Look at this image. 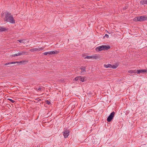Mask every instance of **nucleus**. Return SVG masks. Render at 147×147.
I'll use <instances>...</instances> for the list:
<instances>
[{"instance_id": "12", "label": "nucleus", "mask_w": 147, "mask_h": 147, "mask_svg": "<svg viewBox=\"0 0 147 147\" xmlns=\"http://www.w3.org/2000/svg\"><path fill=\"white\" fill-rule=\"evenodd\" d=\"M86 67L84 66H82L80 68V69L81 70V73H82L84 71H86Z\"/></svg>"}, {"instance_id": "22", "label": "nucleus", "mask_w": 147, "mask_h": 147, "mask_svg": "<svg viewBox=\"0 0 147 147\" xmlns=\"http://www.w3.org/2000/svg\"><path fill=\"white\" fill-rule=\"evenodd\" d=\"M49 53H50L49 51L48 52H45V53H43V54L44 55H50Z\"/></svg>"}, {"instance_id": "18", "label": "nucleus", "mask_w": 147, "mask_h": 147, "mask_svg": "<svg viewBox=\"0 0 147 147\" xmlns=\"http://www.w3.org/2000/svg\"><path fill=\"white\" fill-rule=\"evenodd\" d=\"M134 21H140L139 17H135L134 18Z\"/></svg>"}, {"instance_id": "33", "label": "nucleus", "mask_w": 147, "mask_h": 147, "mask_svg": "<svg viewBox=\"0 0 147 147\" xmlns=\"http://www.w3.org/2000/svg\"><path fill=\"white\" fill-rule=\"evenodd\" d=\"M93 140H94V139H93V140H92V142L93 141Z\"/></svg>"}, {"instance_id": "5", "label": "nucleus", "mask_w": 147, "mask_h": 147, "mask_svg": "<svg viewBox=\"0 0 147 147\" xmlns=\"http://www.w3.org/2000/svg\"><path fill=\"white\" fill-rule=\"evenodd\" d=\"M69 130L67 129H66L65 131L63 132V135L64 136V138H67L69 135Z\"/></svg>"}, {"instance_id": "2", "label": "nucleus", "mask_w": 147, "mask_h": 147, "mask_svg": "<svg viewBox=\"0 0 147 147\" xmlns=\"http://www.w3.org/2000/svg\"><path fill=\"white\" fill-rule=\"evenodd\" d=\"M110 47L109 45H102L96 48V50L99 52L103 50H107L110 49Z\"/></svg>"}, {"instance_id": "32", "label": "nucleus", "mask_w": 147, "mask_h": 147, "mask_svg": "<svg viewBox=\"0 0 147 147\" xmlns=\"http://www.w3.org/2000/svg\"><path fill=\"white\" fill-rule=\"evenodd\" d=\"M93 142H94V144H95V143H94V142H94V141H93ZM95 144H96V143H95Z\"/></svg>"}, {"instance_id": "6", "label": "nucleus", "mask_w": 147, "mask_h": 147, "mask_svg": "<svg viewBox=\"0 0 147 147\" xmlns=\"http://www.w3.org/2000/svg\"><path fill=\"white\" fill-rule=\"evenodd\" d=\"M147 71V69H139L137 71V73L139 74L140 73H144Z\"/></svg>"}, {"instance_id": "29", "label": "nucleus", "mask_w": 147, "mask_h": 147, "mask_svg": "<svg viewBox=\"0 0 147 147\" xmlns=\"http://www.w3.org/2000/svg\"><path fill=\"white\" fill-rule=\"evenodd\" d=\"M23 40H18V41H19L20 43H22V42Z\"/></svg>"}, {"instance_id": "27", "label": "nucleus", "mask_w": 147, "mask_h": 147, "mask_svg": "<svg viewBox=\"0 0 147 147\" xmlns=\"http://www.w3.org/2000/svg\"><path fill=\"white\" fill-rule=\"evenodd\" d=\"M105 37H106L107 38H108L109 37V36L108 34H106L105 36H104V38Z\"/></svg>"}, {"instance_id": "3", "label": "nucleus", "mask_w": 147, "mask_h": 147, "mask_svg": "<svg viewBox=\"0 0 147 147\" xmlns=\"http://www.w3.org/2000/svg\"><path fill=\"white\" fill-rule=\"evenodd\" d=\"M115 114V112L114 111L111 113L107 117V121L109 122L111 121L114 117Z\"/></svg>"}, {"instance_id": "35", "label": "nucleus", "mask_w": 147, "mask_h": 147, "mask_svg": "<svg viewBox=\"0 0 147 147\" xmlns=\"http://www.w3.org/2000/svg\"><path fill=\"white\" fill-rule=\"evenodd\" d=\"M108 33L110 34V33L108 32Z\"/></svg>"}, {"instance_id": "10", "label": "nucleus", "mask_w": 147, "mask_h": 147, "mask_svg": "<svg viewBox=\"0 0 147 147\" xmlns=\"http://www.w3.org/2000/svg\"><path fill=\"white\" fill-rule=\"evenodd\" d=\"M80 78H79V80L82 82L85 81L87 80L85 76L82 77V76H80Z\"/></svg>"}, {"instance_id": "21", "label": "nucleus", "mask_w": 147, "mask_h": 147, "mask_svg": "<svg viewBox=\"0 0 147 147\" xmlns=\"http://www.w3.org/2000/svg\"><path fill=\"white\" fill-rule=\"evenodd\" d=\"M35 89L37 91H40L42 89V88L40 86L38 89L36 88H35Z\"/></svg>"}, {"instance_id": "28", "label": "nucleus", "mask_w": 147, "mask_h": 147, "mask_svg": "<svg viewBox=\"0 0 147 147\" xmlns=\"http://www.w3.org/2000/svg\"><path fill=\"white\" fill-rule=\"evenodd\" d=\"M18 56V53H17V54H16L12 55V57H15L16 56Z\"/></svg>"}, {"instance_id": "31", "label": "nucleus", "mask_w": 147, "mask_h": 147, "mask_svg": "<svg viewBox=\"0 0 147 147\" xmlns=\"http://www.w3.org/2000/svg\"><path fill=\"white\" fill-rule=\"evenodd\" d=\"M82 57L84 58L85 57H86L85 55L83 54L82 55Z\"/></svg>"}, {"instance_id": "17", "label": "nucleus", "mask_w": 147, "mask_h": 147, "mask_svg": "<svg viewBox=\"0 0 147 147\" xmlns=\"http://www.w3.org/2000/svg\"><path fill=\"white\" fill-rule=\"evenodd\" d=\"M80 76H77L74 79V81H76L77 80H79V78H80Z\"/></svg>"}, {"instance_id": "19", "label": "nucleus", "mask_w": 147, "mask_h": 147, "mask_svg": "<svg viewBox=\"0 0 147 147\" xmlns=\"http://www.w3.org/2000/svg\"><path fill=\"white\" fill-rule=\"evenodd\" d=\"M92 58L93 57L92 56H87L85 57L84 59H90Z\"/></svg>"}, {"instance_id": "24", "label": "nucleus", "mask_w": 147, "mask_h": 147, "mask_svg": "<svg viewBox=\"0 0 147 147\" xmlns=\"http://www.w3.org/2000/svg\"><path fill=\"white\" fill-rule=\"evenodd\" d=\"M93 58L94 59H97L98 58V57L96 56H92Z\"/></svg>"}, {"instance_id": "4", "label": "nucleus", "mask_w": 147, "mask_h": 147, "mask_svg": "<svg viewBox=\"0 0 147 147\" xmlns=\"http://www.w3.org/2000/svg\"><path fill=\"white\" fill-rule=\"evenodd\" d=\"M140 21L142 22L147 20V16H142L139 17Z\"/></svg>"}, {"instance_id": "25", "label": "nucleus", "mask_w": 147, "mask_h": 147, "mask_svg": "<svg viewBox=\"0 0 147 147\" xmlns=\"http://www.w3.org/2000/svg\"><path fill=\"white\" fill-rule=\"evenodd\" d=\"M46 103L48 105H50L51 103L48 100H47L46 101Z\"/></svg>"}, {"instance_id": "13", "label": "nucleus", "mask_w": 147, "mask_h": 147, "mask_svg": "<svg viewBox=\"0 0 147 147\" xmlns=\"http://www.w3.org/2000/svg\"><path fill=\"white\" fill-rule=\"evenodd\" d=\"M50 52V55H53V54H57L58 53H59V51H51Z\"/></svg>"}, {"instance_id": "9", "label": "nucleus", "mask_w": 147, "mask_h": 147, "mask_svg": "<svg viewBox=\"0 0 147 147\" xmlns=\"http://www.w3.org/2000/svg\"><path fill=\"white\" fill-rule=\"evenodd\" d=\"M9 30V28L0 26V32Z\"/></svg>"}, {"instance_id": "23", "label": "nucleus", "mask_w": 147, "mask_h": 147, "mask_svg": "<svg viewBox=\"0 0 147 147\" xmlns=\"http://www.w3.org/2000/svg\"><path fill=\"white\" fill-rule=\"evenodd\" d=\"M8 100H9L12 103H13L15 102V101L11 99H8Z\"/></svg>"}, {"instance_id": "14", "label": "nucleus", "mask_w": 147, "mask_h": 147, "mask_svg": "<svg viewBox=\"0 0 147 147\" xmlns=\"http://www.w3.org/2000/svg\"><path fill=\"white\" fill-rule=\"evenodd\" d=\"M128 72L131 74L135 73H137V70H129L128 71Z\"/></svg>"}, {"instance_id": "8", "label": "nucleus", "mask_w": 147, "mask_h": 147, "mask_svg": "<svg viewBox=\"0 0 147 147\" xmlns=\"http://www.w3.org/2000/svg\"><path fill=\"white\" fill-rule=\"evenodd\" d=\"M28 61H20L19 62H10L11 64H15V63H21L22 64H24V63L26 62H28Z\"/></svg>"}, {"instance_id": "26", "label": "nucleus", "mask_w": 147, "mask_h": 147, "mask_svg": "<svg viewBox=\"0 0 147 147\" xmlns=\"http://www.w3.org/2000/svg\"><path fill=\"white\" fill-rule=\"evenodd\" d=\"M10 64H11L10 62L7 63H5L4 65H7Z\"/></svg>"}, {"instance_id": "34", "label": "nucleus", "mask_w": 147, "mask_h": 147, "mask_svg": "<svg viewBox=\"0 0 147 147\" xmlns=\"http://www.w3.org/2000/svg\"><path fill=\"white\" fill-rule=\"evenodd\" d=\"M41 100V99H39V100Z\"/></svg>"}, {"instance_id": "11", "label": "nucleus", "mask_w": 147, "mask_h": 147, "mask_svg": "<svg viewBox=\"0 0 147 147\" xmlns=\"http://www.w3.org/2000/svg\"><path fill=\"white\" fill-rule=\"evenodd\" d=\"M25 53H26L24 51H22L20 52H19L18 53V56L23 55H24Z\"/></svg>"}, {"instance_id": "1", "label": "nucleus", "mask_w": 147, "mask_h": 147, "mask_svg": "<svg viewBox=\"0 0 147 147\" xmlns=\"http://www.w3.org/2000/svg\"><path fill=\"white\" fill-rule=\"evenodd\" d=\"M5 17L4 20L7 22H9L11 23L14 24L15 23V20L14 19L13 16L11 13L9 12H5Z\"/></svg>"}, {"instance_id": "20", "label": "nucleus", "mask_w": 147, "mask_h": 147, "mask_svg": "<svg viewBox=\"0 0 147 147\" xmlns=\"http://www.w3.org/2000/svg\"><path fill=\"white\" fill-rule=\"evenodd\" d=\"M117 65H115L113 64V65H111V68H112L113 69H116L117 67Z\"/></svg>"}, {"instance_id": "16", "label": "nucleus", "mask_w": 147, "mask_h": 147, "mask_svg": "<svg viewBox=\"0 0 147 147\" xmlns=\"http://www.w3.org/2000/svg\"><path fill=\"white\" fill-rule=\"evenodd\" d=\"M104 67L106 68H108L109 67L111 68V65L110 64H109L107 65L104 64Z\"/></svg>"}, {"instance_id": "30", "label": "nucleus", "mask_w": 147, "mask_h": 147, "mask_svg": "<svg viewBox=\"0 0 147 147\" xmlns=\"http://www.w3.org/2000/svg\"><path fill=\"white\" fill-rule=\"evenodd\" d=\"M5 12L4 13H2L1 15V17H3V15H4V14L5 15Z\"/></svg>"}, {"instance_id": "7", "label": "nucleus", "mask_w": 147, "mask_h": 147, "mask_svg": "<svg viewBox=\"0 0 147 147\" xmlns=\"http://www.w3.org/2000/svg\"><path fill=\"white\" fill-rule=\"evenodd\" d=\"M43 49L42 48H39V49L34 48L30 50V51L31 52H34L36 51H39L40 50H42Z\"/></svg>"}, {"instance_id": "15", "label": "nucleus", "mask_w": 147, "mask_h": 147, "mask_svg": "<svg viewBox=\"0 0 147 147\" xmlns=\"http://www.w3.org/2000/svg\"><path fill=\"white\" fill-rule=\"evenodd\" d=\"M140 3L142 5L147 4V0H143L141 1H140Z\"/></svg>"}]
</instances>
